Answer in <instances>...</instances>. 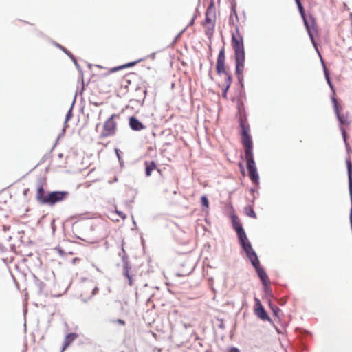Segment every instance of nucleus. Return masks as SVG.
Returning <instances> with one entry per match:
<instances>
[{"label":"nucleus","mask_w":352,"mask_h":352,"mask_svg":"<svg viewBox=\"0 0 352 352\" xmlns=\"http://www.w3.org/2000/svg\"><path fill=\"white\" fill-rule=\"evenodd\" d=\"M239 123L241 129V141L245 148V158L247 162L248 175L251 181L254 184H257L258 183L259 176L254 160V155L252 152L253 142L250 135V127L247 122L246 118L242 116L239 118Z\"/></svg>","instance_id":"obj_1"},{"label":"nucleus","mask_w":352,"mask_h":352,"mask_svg":"<svg viewBox=\"0 0 352 352\" xmlns=\"http://www.w3.org/2000/svg\"><path fill=\"white\" fill-rule=\"evenodd\" d=\"M231 45L234 51L236 61V73L238 76L242 75L245 67V50L243 38L238 26L232 33Z\"/></svg>","instance_id":"obj_2"},{"label":"nucleus","mask_w":352,"mask_h":352,"mask_svg":"<svg viewBox=\"0 0 352 352\" xmlns=\"http://www.w3.org/2000/svg\"><path fill=\"white\" fill-rule=\"evenodd\" d=\"M217 73L223 76V79L218 83V86L222 89V96L227 99V92L232 84V75L228 68L226 66L225 50L223 47L218 55L216 64Z\"/></svg>","instance_id":"obj_3"},{"label":"nucleus","mask_w":352,"mask_h":352,"mask_svg":"<svg viewBox=\"0 0 352 352\" xmlns=\"http://www.w3.org/2000/svg\"><path fill=\"white\" fill-rule=\"evenodd\" d=\"M217 12L213 2H211L208 6L205 12V19L201 22V25L204 28L206 35L208 38L212 36L216 25Z\"/></svg>","instance_id":"obj_4"},{"label":"nucleus","mask_w":352,"mask_h":352,"mask_svg":"<svg viewBox=\"0 0 352 352\" xmlns=\"http://www.w3.org/2000/svg\"><path fill=\"white\" fill-rule=\"evenodd\" d=\"M136 63L137 62H131L121 66L110 69L108 71V72L102 75L103 82L109 87H118V83L120 82H121L122 85H124L123 83V81L124 80H123L122 75L115 74V72L124 68L133 67L136 64Z\"/></svg>","instance_id":"obj_5"},{"label":"nucleus","mask_w":352,"mask_h":352,"mask_svg":"<svg viewBox=\"0 0 352 352\" xmlns=\"http://www.w3.org/2000/svg\"><path fill=\"white\" fill-rule=\"evenodd\" d=\"M231 218L232 227L236 232L237 236L241 246L243 247V249L245 252L248 251L250 252L252 250V247L243 230L240 219L234 214H232Z\"/></svg>","instance_id":"obj_6"},{"label":"nucleus","mask_w":352,"mask_h":352,"mask_svg":"<svg viewBox=\"0 0 352 352\" xmlns=\"http://www.w3.org/2000/svg\"><path fill=\"white\" fill-rule=\"evenodd\" d=\"M245 253L249 259L250 260L252 265L255 267L257 274L261 280L262 281L263 284L267 288L268 285L270 284V280L264 269L259 266V261L256 252L252 249L250 252L248 251Z\"/></svg>","instance_id":"obj_7"},{"label":"nucleus","mask_w":352,"mask_h":352,"mask_svg":"<svg viewBox=\"0 0 352 352\" xmlns=\"http://www.w3.org/2000/svg\"><path fill=\"white\" fill-rule=\"evenodd\" d=\"M119 118V114H112L104 122L100 133V138H106L113 136L117 131L116 120Z\"/></svg>","instance_id":"obj_8"},{"label":"nucleus","mask_w":352,"mask_h":352,"mask_svg":"<svg viewBox=\"0 0 352 352\" xmlns=\"http://www.w3.org/2000/svg\"><path fill=\"white\" fill-rule=\"evenodd\" d=\"M303 22L312 43L315 45L314 35H317L318 33L316 19L313 16L309 15L303 20Z\"/></svg>","instance_id":"obj_9"},{"label":"nucleus","mask_w":352,"mask_h":352,"mask_svg":"<svg viewBox=\"0 0 352 352\" xmlns=\"http://www.w3.org/2000/svg\"><path fill=\"white\" fill-rule=\"evenodd\" d=\"M99 291L98 287L93 282L87 283L82 286L80 296L85 302L92 298Z\"/></svg>","instance_id":"obj_10"},{"label":"nucleus","mask_w":352,"mask_h":352,"mask_svg":"<svg viewBox=\"0 0 352 352\" xmlns=\"http://www.w3.org/2000/svg\"><path fill=\"white\" fill-rule=\"evenodd\" d=\"M339 123H340V129L342 132V135L344 142H346V129H349L350 125L351 124V119L350 115L348 112L341 113L340 114L336 116Z\"/></svg>","instance_id":"obj_11"},{"label":"nucleus","mask_w":352,"mask_h":352,"mask_svg":"<svg viewBox=\"0 0 352 352\" xmlns=\"http://www.w3.org/2000/svg\"><path fill=\"white\" fill-rule=\"evenodd\" d=\"M69 195L67 191H54L47 194V197L45 200V204L53 206L56 203L63 201Z\"/></svg>","instance_id":"obj_12"},{"label":"nucleus","mask_w":352,"mask_h":352,"mask_svg":"<svg viewBox=\"0 0 352 352\" xmlns=\"http://www.w3.org/2000/svg\"><path fill=\"white\" fill-rule=\"evenodd\" d=\"M47 197V195H45L43 184H40L37 187L36 198V200L42 204H45V200Z\"/></svg>","instance_id":"obj_13"},{"label":"nucleus","mask_w":352,"mask_h":352,"mask_svg":"<svg viewBox=\"0 0 352 352\" xmlns=\"http://www.w3.org/2000/svg\"><path fill=\"white\" fill-rule=\"evenodd\" d=\"M129 126L132 130L138 131H142L146 128V126L135 117H131L129 118Z\"/></svg>","instance_id":"obj_14"},{"label":"nucleus","mask_w":352,"mask_h":352,"mask_svg":"<svg viewBox=\"0 0 352 352\" xmlns=\"http://www.w3.org/2000/svg\"><path fill=\"white\" fill-rule=\"evenodd\" d=\"M78 337V335L76 333H70L67 334L64 339L61 352H63Z\"/></svg>","instance_id":"obj_15"},{"label":"nucleus","mask_w":352,"mask_h":352,"mask_svg":"<svg viewBox=\"0 0 352 352\" xmlns=\"http://www.w3.org/2000/svg\"><path fill=\"white\" fill-rule=\"evenodd\" d=\"M254 314L258 318L263 321L267 320L270 322H272L264 308L254 311Z\"/></svg>","instance_id":"obj_16"},{"label":"nucleus","mask_w":352,"mask_h":352,"mask_svg":"<svg viewBox=\"0 0 352 352\" xmlns=\"http://www.w3.org/2000/svg\"><path fill=\"white\" fill-rule=\"evenodd\" d=\"M331 100H332V102L333 104V109H334L336 115L338 116V115L340 114L341 113H342L343 112L342 107L340 104H339V102L336 100V98L335 97H333L331 98Z\"/></svg>","instance_id":"obj_17"},{"label":"nucleus","mask_w":352,"mask_h":352,"mask_svg":"<svg viewBox=\"0 0 352 352\" xmlns=\"http://www.w3.org/2000/svg\"><path fill=\"white\" fill-rule=\"evenodd\" d=\"M146 166V175L149 177L151 175L153 170L156 168V164L154 162H145Z\"/></svg>","instance_id":"obj_18"},{"label":"nucleus","mask_w":352,"mask_h":352,"mask_svg":"<svg viewBox=\"0 0 352 352\" xmlns=\"http://www.w3.org/2000/svg\"><path fill=\"white\" fill-rule=\"evenodd\" d=\"M131 76V74H126L125 76H122V78H123V80H124L123 82V83L124 85H122L121 82L118 83V87H125V88H127L128 86L131 84V79H130V76Z\"/></svg>","instance_id":"obj_19"},{"label":"nucleus","mask_w":352,"mask_h":352,"mask_svg":"<svg viewBox=\"0 0 352 352\" xmlns=\"http://www.w3.org/2000/svg\"><path fill=\"white\" fill-rule=\"evenodd\" d=\"M245 214L251 217V218H256V214L254 211V209L252 206H249L244 208Z\"/></svg>","instance_id":"obj_20"},{"label":"nucleus","mask_w":352,"mask_h":352,"mask_svg":"<svg viewBox=\"0 0 352 352\" xmlns=\"http://www.w3.org/2000/svg\"><path fill=\"white\" fill-rule=\"evenodd\" d=\"M297 6H298V10H299V12L300 14V16L302 19V20H304L305 19H306L307 16H306L305 15V10H304V8L300 2V0H295Z\"/></svg>","instance_id":"obj_21"},{"label":"nucleus","mask_w":352,"mask_h":352,"mask_svg":"<svg viewBox=\"0 0 352 352\" xmlns=\"http://www.w3.org/2000/svg\"><path fill=\"white\" fill-rule=\"evenodd\" d=\"M124 275L128 280V284L130 286H132L133 285V278H132L131 276L129 274V270L128 267H126L124 268Z\"/></svg>","instance_id":"obj_22"},{"label":"nucleus","mask_w":352,"mask_h":352,"mask_svg":"<svg viewBox=\"0 0 352 352\" xmlns=\"http://www.w3.org/2000/svg\"><path fill=\"white\" fill-rule=\"evenodd\" d=\"M254 302H255V304H254V312L257 310L264 308L261 300L258 298H256V297L254 298Z\"/></svg>","instance_id":"obj_23"},{"label":"nucleus","mask_w":352,"mask_h":352,"mask_svg":"<svg viewBox=\"0 0 352 352\" xmlns=\"http://www.w3.org/2000/svg\"><path fill=\"white\" fill-rule=\"evenodd\" d=\"M201 202L203 207L206 208H208L209 207V201L206 195H203L201 197Z\"/></svg>","instance_id":"obj_24"},{"label":"nucleus","mask_w":352,"mask_h":352,"mask_svg":"<svg viewBox=\"0 0 352 352\" xmlns=\"http://www.w3.org/2000/svg\"><path fill=\"white\" fill-rule=\"evenodd\" d=\"M116 212L122 219H125L126 216V214H124L121 211H118V210H116Z\"/></svg>","instance_id":"obj_25"},{"label":"nucleus","mask_w":352,"mask_h":352,"mask_svg":"<svg viewBox=\"0 0 352 352\" xmlns=\"http://www.w3.org/2000/svg\"><path fill=\"white\" fill-rule=\"evenodd\" d=\"M114 322L118 323L123 326L125 325V324H126L125 321L122 319H117V320H114Z\"/></svg>","instance_id":"obj_26"},{"label":"nucleus","mask_w":352,"mask_h":352,"mask_svg":"<svg viewBox=\"0 0 352 352\" xmlns=\"http://www.w3.org/2000/svg\"><path fill=\"white\" fill-rule=\"evenodd\" d=\"M228 352H240V351L236 347H231V348L229 349Z\"/></svg>","instance_id":"obj_27"},{"label":"nucleus","mask_w":352,"mask_h":352,"mask_svg":"<svg viewBox=\"0 0 352 352\" xmlns=\"http://www.w3.org/2000/svg\"><path fill=\"white\" fill-rule=\"evenodd\" d=\"M347 54H347V56H346V58H349V59H351L349 56H351L352 55V49L349 48V49L348 50Z\"/></svg>","instance_id":"obj_28"},{"label":"nucleus","mask_w":352,"mask_h":352,"mask_svg":"<svg viewBox=\"0 0 352 352\" xmlns=\"http://www.w3.org/2000/svg\"><path fill=\"white\" fill-rule=\"evenodd\" d=\"M119 151H119L118 149H117V148L116 149V153L117 157H118V158H120V153H119Z\"/></svg>","instance_id":"obj_29"},{"label":"nucleus","mask_w":352,"mask_h":352,"mask_svg":"<svg viewBox=\"0 0 352 352\" xmlns=\"http://www.w3.org/2000/svg\"><path fill=\"white\" fill-rule=\"evenodd\" d=\"M80 261V258H74L73 259V263H76V262H77V261Z\"/></svg>","instance_id":"obj_30"},{"label":"nucleus","mask_w":352,"mask_h":352,"mask_svg":"<svg viewBox=\"0 0 352 352\" xmlns=\"http://www.w3.org/2000/svg\"><path fill=\"white\" fill-rule=\"evenodd\" d=\"M29 190V189H26L25 191H24V194L25 195L26 193H28V191Z\"/></svg>","instance_id":"obj_31"},{"label":"nucleus","mask_w":352,"mask_h":352,"mask_svg":"<svg viewBox=\"0 0 352 352\" xmlns=\"http://www.w3.org/2000/svg\"><path fill=\"white\" fill-rule=\"evenodd\" d=\"M182 272L183 273V274H184V273H186V274H188V273H189V272H188V271H186V272Z\"/></svg>","instance_id":"obj_32"},{"label":"nucleus","mask_w":352,"mask_h":352,"mask_svg":"<svg viewBox=\"0 0 352 352\" xmlns=\"http://www.w3.org/2000/svg\"><path fill=\"white\" fill-rule=\"evenodd\" d=\"M193 21H194V19L192 20V21H191V24H192V23H193Z\"/></svg>","instance_id":"obj_33"}]
</instances>
